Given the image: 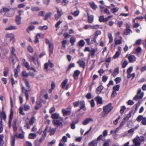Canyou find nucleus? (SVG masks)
<instances>
[{"instance_id": "obj_32", "label": "nucleus", "mask_w": 146, "mask_h": 146, "mask_svg": "<svg viewBox=\"0 0 146 146\" xmlns=\"http://www.w3.org/2000/svg\"><path fill=\"white\" fill-rule=\"evenodd\" d=\"M9 71V69L8 68L5 67V68L3 72V74L4 76H7L8 75Z\"/></svg>"}, {"instance_id": "obj_56", "label": "nucleus", "mask_w": 146, "mask_h": 146, "mask_svg": "<svg viewBox=\"0 0 146 146\" xmlns=\"http://www.w3.org/2000/svg\"><path fill=\"white\" fill-rule=\"evenodd\" d=\"M101 34V32L99 30H98L95 32L94 36L97 37L99 35H100Z\"/></svg>"}, {"instance_id": "obj_37", "label": "nucleus", "mask_w": 146, "mask_h": 146, "mask_svg": "<svg viewBox=\"0 0 146 146\" xmlns=\"http://www.w3.org/2000/svg\"><path fill=\"white\" fill-rule=\"evenodd\" d=\"M76 41V38L74 37H72L70 38V42L72 45H73Z\"/></svg>"}, {"instance_id": "obj_61", "label": "nucleus", "mask_w": 146, "mask_h": 146, "mask_svg": "<svg viewBox=\"0 0 146 146\" xmlns=\"http://www.w3.org/2000/svg\"><path fill=\"white\" fill-rule=\"evenodd\" d=\"M120 87V86L119 85H117L116 86H113V89L114 91L119 90Z\"/></svg>"}, {"instance_id": "obj_29", "label": "nucleus", "mask_w": 146, "mask_h": 146, "mask_svg": "<svg viewBox=\"0 0 146 146\" xmlns=\"http://www.w3.org/2000/svg\"><path fill=\"white\" fill-rule=\"evenodd\" d=\"M17 29V27L16 26L11 25L8 28H7L5 29L6 30H13L16 29Z\"/></svg>"}, {"instance_id": "obj_3", "label": "nucleus", "mask_w": 146, "mask_h": 146, "mask_svg": "<svg viewBox=\"0 0 146 146\" xmlns=\"http://www.w3.org/2000/svg\"><path fill=\"white\" fill-rule=\"evenodd\" d=\"M16 137L18 138L23 139L24 137V134L22 133L17 134H15L14 136H11V146H15V137Z\"/></svg>"}, {"instance_id": "obj_6", "label": "nucleus", "mask_w": 146, "mask_h": 146, "mask_svg": "<svg viewBox=\"0 0 146 146\" xmlns=\"http://www.w3.org/2000/svg\"><path fill=\"white\" fill-rule=\"evenodd\" d=\"M43 37L44 35L42 33H38L35 37V39L34 41V43L35 44L38 43L39 42V38L40 37L43 38Z\"/></svg>"}, {"instance_id": "obj_25", "label": "nucleus", "mask_w": 146, "mask_h": 146, "mask_svg": "<svg viewBox=\"0 0 146 146\" xmlns=\"http://www.w3.org/2000/svg\"><path fill=\"white\" fill-rule=\"evenodd\" d=\"M90 52V53L89 55H91L93 57L94 56L96 52L95 49L94 48H92L91 49Z\"/></svg>"}, {"instance_id": "obj_55", "label": "nucleus", "mask_w": 146, "mask_h": 146, "mask_svg": "<svg viewBox=\"0 0 146 146\" xmlns=\"http://www.w3.org/2000/svg\"><path fill=\"white\" fill-rule=\"evenodd\" d=\"M24 110L25 111H27L30 109V106L27 105L25 104L24 105Z\"/></svg>"}, {"instance_id": "obj_17", "label": "nucleus", "mask_w": 146, "mask_h": 146, "mask_svg": "<svg viewBox=\"0 0 146 146\" xmlns=\"http://www.w3.org/2000/svg\"><path fill=\"white\" fill-rule=\"evenodd\" d=\"M88 15V21L89 23H92L93 22L94 16L93 15Z\"/></svg>"}, {"instance_id": "obj_21", "label": "nucleus", "mask_w": 146, "mask_h": 146, "mask_svg": "<svg viewBox=\"0 0 146 146\" xmlns=\"http://www.w3.org/2000/svg\"><path fill=\"white\" fill-rule=\"evenodd\" d=\"M104 87L102 86H100L96 89V92L98 94H100L101 92L102 91Z\"/></svg>"}, {"instance_id": "obj_14", "label": "nucleus", "mask_w": 146, "mask_h": 146, "mask_svg": "<svg viewBox=\"0 0 146 146\" xmlns=\"http://www.w3.org/2000/svg\"><path fill=\"white\" fill-rule=\"evenodd\" d=\"M80 73V71L79 70H76L74 72L73 77L75 79H77Z\"/></svg>"}, {"instance_id": "obj_54", "label": "nucleus", "mask_w": 146, "mask_h": 146, "mask_svg": "<svg viewBox=\"0 0 146 146\" xmlns=\"http://www.w3.org/2000/svg\"><path fill=\"white\" fill-rule=\"evenodd\" d=\"M126 109V107L124 106H121V109L120 110V113L122 114L124 112Z\"/></svg>"}, {"instance_id": "obj_41", "label": "nucleus", "mask_w": 146, "mask_h": 146, "mask_svg": "<svg viewBox=\"0 0 146 146\" xmlns=\"http://www.w3.org/2000/svg\"><path fill=\"white\" fill-rule=\"evenodd\" d=\"M56 128H52L49 131L50 135H54L56 132Z\"/></svg>"}, {"instance_id": "obj_34", "label": "nucleus", "mask_w": 146, "mask_h": 146, "mask_svg": "<svg viewBox=\"0 0 146 146\" xmlns=\"http://www.w3.org/2000/svg\"><path fill=\"white\" fill-rule=\"evenodd\" d=\"M68 80L67 79H66L64 80L61 84L62 86V88H64L65 86L66 85V84L67 83Z\"/></svg>"}, {"instance_id": "obj_30", "label": "nucleus", "mask_w": 146, "mask_h": 146, "mask_svg": "<svg viewBox=\"0 0 146 146\" xmlns=\"http://www.w3.org/2000/svg\"><path fill=\"white\" fill-rule=\"evenodd\" d=\"M31 89H29V90H27L24 91V92H23L25 94L26 99L27 100H28L29 99V96L28 94V92H30Z\"/></svg>"}, {"instance_id": "obj_1", "label": "nucleus", "mask_w": 146, "mask_h": 146, "mask_svg": "<svg viewBox=\"0 0 146 146\" xmlns=\"http://www.w3.org/2000/svg\"><path fill=\"white\" fill-rule=\"evenodd\" d=\"M103 108V111L104 114H102V116L104 117L105 116V115H107L111 111L113 107L112 106L111 104L110 103L107 106H104Z\"/></svg>"}, {"instance_id": "obj_12", "label": "nucleus", "mask_w": 146, "mask_h": 146, "mask_svg": "<svg viewBox=\"0 0 146 146\" xmlns=\"http://www.w3.org/2000/svg\"><path fill=\"white\" fill-rule=\"evenodd\" d=\"M130 27L127 24H126V29L124 32V34L126 35H127L129 34L131 32V31L129 29Z\"/></svg>"}, {"instance_id": "obj_51", "label": "nucleus", "mask_w": 146, "mask_h": 146, "mask_svg": "<svg viewBox=\"0 0 146 146\" xmlns=\"http://www.w3.org/2000/svg\"><path fill=\"white\" fill-rule=\"evenodd\" d=\"M144 117H143L142 115H139L137 118V120L138 121L140 122L141 121H142Z\"/></svg>"}, {"instance_id": "obj_45", "label": "nucleus", "mask_w": 146, "mask_h": 146, "mask_svg": "<svg viewBox=\"0 0 146 146\" xmlns=\"http://www.w3.org/2000/svg\"><path fill=\"white\" fill-rule=\"evenodd\" d=\"M89 27L90 28L92 29H98L99 27V25H90Z\"/></svg>"}, {"instance_id": "obj_20", "label": "nucleus", "mask_w": 146, "mask_h": 146, "mask_svg": "<svg viewBox=\"0 0 146 146\" xmlns=\"http://www.w3.org/2000/svg\"><path fill=\"white\" fill-rule=\"evenodd\" d=\"M23 62L24 66L28 69H29L30 65L28 62L25 59H24L23 60Z\"/></svg>"}, {"instance_id": "obj_58", "label": "nucleus", "mask_w": 146, "mask_h": 146, "mask_svg": "<svg viewBox=\"0 0 146 146\" xmlns=\"http://www.w3.org/2000/svg\"><path fill=\"white\" fill-rule=\"evenodd\" d=\"M22 75L23 77L26 78L27 77L29 76V74L28 73L25 71H24L22 72Z\"/></svg>"}, {"instance_id": "obj_47", "label": "nucleus", "mask_w": 146, "mask_h": 146, "mask_svg": "<svg viewBox=\"0 0 146 146\" xmlns=\"http://www.w3.org/2000/svg\"><path fill=\"white\" fill-rule=\"evenodd\" d=\"M67 40H64L61 42L62 45L64 48H66V44L67 43Z\"/></svg>"}, {"instance_id": "obj_35", "label": "nucleus", "mask_w": 146, "mask_h": 146, "mask_svg": "<svg viewBox=\"0 0 146 146\" xmlns=\"http://www.w3.org/2000/svg\"><path fill=\"white\" fill-rule=\"evenodd\" d=\"M60 116L59 114L56 113L52 114L51 116L52 118L58 119L59 118Z\"/></svg>"}, {"instance_id": "obj_2", "label": "nucleus", "mask_w": 146, "mask_h": 146, "mask_svg": "<svg viewBox=\"0 0 146 146\" xmlns=\"http://www.w3.org/2000/svg\"><path fill=\"white\" fill-rule=\"evenodd\" d=\"M2 12H4L7 14L8 16L12 17L14 15L15 13V11L14 9L11 8L9 9L7 8L4 7L2 9Z\"/></svg>"}, {"instance_id": "obj_11", "label": "nucleus", "mask_w": 146, "mask_h": 146, "mask_svg": "<svg viewBox=\"0 0 146 146\" xmlns=\"http://www.w3.org/2000/svg\"><path fill=\"white\" fill-rule=\"evenodd\" d=\"M133 142L135 146H139L141 145L140 142L136 137L133 139Z\"/></svg>"}, {"instance_id": "obj_50", "label": "nucleus", "mask_w": 146, "mask_h": 146, "mask_svg": "<svg viewBox=\"0 0 146 146\" xmlns=\"http://www.w3.org/2000/svg\"><path fill=\"white\" fill-rule=\"evenodd\" d=\"M31 9L32 11H37L40 10V9L38 7H32Z\"/></svg>"}, {"instance_id": "obj_59", "label": "nucleus", "mask_w": 146, "mask_h": 146, "mask_svg": "<svg viewBox=\"0 0 146 146\" xmlns=\"http://www.w3.org/2000/svg\"><path fill=\"white\" fill-rule=\"evenodd\" d=\"M75 16H78L79 13V11L78 10H77L75 11L74 12L71 13Z\"/></svg>"}, {"instance_id": "obj_28", "label": "nucleus", "mask_w": 146, "mask_h": 146, "mask_svg": "<svg viewBox=\"0 0 146 146\" xmlns=\"http://www.w3.org/2000/svg\"><path fill=\"white\" fill-rule=\"evenodd\" d=\"M35 29V26L31 25L29 26L26 29V31L28 33H29L30 31L33 30Z\"/></svg>"}, {"instance_id": "obj_31", "label": "nucleus", "mask_w": 146, "mask_h": 146, "mask_svg": "<svg viewBox=\"0 0 146 146\" xmlns=\"http://www.w3.org/2000/svg\"><path fill=\"white\" fill-rule=\"evenodd\" d=\"M36 136V134L33 133H31L29 135V139H35Z\"/></svg>"}, {"instance_id": "obj_36", "label": "nucleus", "mask_w": 146, "mask_h": 146, "mask_svg": "<svg viewBox=\"0 0 146 146\" xmlns=\"http://www.w3.org/2000/svg\"><path fill=\"white\" fill-rule=\"evenodd\" d=\"M1 119L3 120H5L6 118V115L5 112L2 111V112L1 114Z\"/></svg>"}, {"instance_id": "obj_8", "label": "nucleus", "mask_w": 146, "mask_h": 146, "mask_svg": "<svg viewBox=\"0 0 146 146\" xmlns=\"http://www.w3.org/2000/svg\"><path fill=\"white\" fill-rule=\"evenodd\" d=\"M7 37L10 38V41L13 42H14L15 41V35L13 33L7 34L6 35Z\"/></svg>"}, {"instance_id": "obj_26", "label": "nucleus", "mask_w": 146, "mask_h": 146, "mask_svg": "<svg viewBox=\"0 0 146 146\" xmlns=\"http://www.w3.org/2000/svg\"><path fill=\"white\" fill-rule=\"evenodd\" d=\"M62 112L64 116L69 115L70 113V111L68 110H66L64 109H63L62 110Z\"/></svg>"}, {"instance_id": "obj_48", "label": "nucleus", "mask_w": 146, "mask_h": 146, "mask_svg": "<svg viewBox=\"0 0 146 146\" xmlns=\"http://www.w3.org/2000/svg\"><path fill=\"white\" fill-rule=\"evenodd\" d=\"M136 137L141 142L144 141L145 139L144 137L143 136H137Z\"/></svg>"}, {"instance_id": "obj_63", "label": "nucleus", "mask_w": 146, "mask_h": 146, "mask_svg": "<svg viewBox=\"0 0 146 146\" xmlns=\"http://www.w3.org/2000/svg\"><path fill=\"white\" fill-rule=\"evenodd\" d=\"M25 84L26 86L28 88H29L30 87V86L29 84V83L27 80H25Z\"/></svg>"}, {"instance_id": "obj_4", "label": "nucleus", "mask_w": 146, "mask_h": 146, "mask_svg": "<svg viewBox=\"0 0 146 146\" xmlns=\"http://www.w3.org/2000/svg\"><path fill=\"white\" fill-rule=\"evenodd\" d=\"M144 94V92H141V90L139 88L137 90V94L134 97L133 99L135 101H137L138 98L140 100L143 98Z\"/></svg>"}, {"instance_id": "obj_52", "label": "nucleus", "mask_w": 146, "mask_h": 146, "mask_svg": "<svg viewBox=\"0 0 146 146\" xmlns=\"http://www.w3.org/2000/svg\"><path fill=\"white\" fill-rule=\"evenodd\" d=\"M119 10V8L118 7H115L112 8L111 9V11L113 13H115L118 11Z\"/></svg>"}, {"instance_id": "obj_9", "label": "nucleus", "mask_w": 146, "mask_h": 146, "mask_svg": "<svg viewBox=\"0 0 146 146\" xmlns=\"http://www.w3.org/2000/svg\"><path fill=\"white\" fill-rule=\"evenodd\" d=\"M93 119L91 118H87L84 120L82 123V124L84 125H86L88 124L90 121H92Z\"/></svg>"}, {"instance_id": "obj_64", "label": "nucleus", "mask_w": 146, "mask_h": 146, "mask_svg": "<svg viewBox=\"0 0 146 146\" xmlns=\"http://www.w3.org/2000/svg\"><path fill=\"white\" fill-rule=\"evenodd\" d=\"M141 123L143 125H146V117H144L142 119Z\"/></svg>"}, {"instance_id": "obj_15", "label": "nucleus", "mask_w": 146, "mask_h": 146, "mask_svg": "<svg viewBox=\"0 0 146 146\" xmlns=\"http://www.w3.org/2000/svg\"><path fill=\"white\" fill-rule=\"evenodd\" d=\"M131 111H130L129 113L125 115V117L124 118L123 120L125 121H127L131 117Z\"/></svg>"}, {"instance_id": "obj_10", "label": "nucleus", "mask_w": 146, "mask_h": 146, "mask_svg": "<svg viewBox=\"0 0 146 146\" xmlns=\"http://www.w3.org/2000/svg\"><path fill=\"white\" fill-rule=\"evenodd\" d=\"M13 111H11L10 115L9 116V128H10L11 127L12 120L13 118Z\"/></svg>"}, {"instance_id": "obj_62", "label": "nucleus", "mask_w": 146, "mask_h": 146, "mask_svg": "<svg viewBox=\"0 0 146 146\" xmlns=\"http://www.w3.org/2000/svg\"><path fill=\"white\" fill-rule=\"evenodd\" d=\"M30 125L29 123H27L24 126V128L26 129H29L30 128Z\"/></svg>"}, {"instance_id": "obj_16", "label": "nucleus", "mask_w": 146, "mask_h": 146, "mask_svg": "<svg viewBox=\"0 0 146 146\" xmlns=\"http://www.w3.org/2000/svg\"><path fill=\"white\" fill-rule=\"evenodd\" d=\"M12 50H11V56L13 57L17 58V56L16 54L15 53V52L16 51V50L15 48V47L13 46L11 48Z\"/></svg>"}, {"instance_id": "obj_57", "label": "nucleus", "mask_w": 146, "mask_h": 146, "mask_svg": "<svg viewBox=\"0 0 146 146\" xmlns=\"http://www.w3.org/2000/svg\"><path fill=\"white\" fill-rule=\"evenodd\" d=\"M99 21L100 22H105V18L103 16H102L99 17Z\"/></svg>"}, {"instance_id": "obj_38", "label": "nucleus", "mask_w": 146, "mask_h": 146, "mask_svg": "<svg viewBox=\"0 0 146 146\" xmlns=\"http://www.w3.org/2000/svg\"><path fill=\"white\" fill-rule=\"evenodd\" d=\"M35 121V119L34 117H32L31 119L29 122V123L30 125H31L33 124Z\"/></svg>"}, {"instance_id": "obj_33", "label": "nucleus", "mask_w": 146, "mask_h": 146, "mask_svg": "<svg viewBox=\"0 0 146 146\" xmlns=\"http://www.w3.org/2000/svg\"><path fill=\"white\" fill-rule=\"evenodd\" d=\"M85 44V42L83 40H80L78 43V45L81 47L83 46Z\"/></svg>"}, {"instance_id": "obj_7", "label": "nucleus", "mask_w": 146, "mask_h": 146, "mask_svg": "<svg viewBox=\"0 0 146 146\" xmlns=\"http://www.w3.org/2000/svg\"><path fill=\"white\" fill-rule=\"evenodd\" d=\"M53 123L57 127H59L60 128L62 127V123L60 121L57 119H54L53 121Z\"/></svg>"}, {"instance_id": "obj_42", "label": "nucleus", "mask_w": 146, "mask_h": 146, "mask_svg": "<svg viewBox=\"0 0 146 146\" xmlns=\"http://www.w3.org/2000/svg\"><path fill=\"white\" fill-rule=\"evenodd\" d=\"M135 58V57L133 55H130L128 57L129 62H133V60Z\"/></svg>"}, {"instance_id": "obj_23", "label": "nucleus", "mask_w": 146, "mask_h": 146, "mask_svg": "<svg viewBox=\"0 0 146 146\" xmlns=\"http://www.w3.org/2000/svg\"><path fill=\"white\" fill-rule=\"evenodd\" d=\"M4 135L3 134L0 135V146H2L3 145L4 141L3 140Z\"/></svg>"}, {"instance_id": "obj_5", "label": "nucleus", "mask_w": 146, "mask_h": 146, "mask_svg": "<svg viewBox=\"0 0 146 146\" xmlns=\"http://www.w3.org/2000/svg\"><path fill=\"white\" fill-rule=\"evenodd\" d=\"M56 9H57V13L55 14L54 17L55 19L57 20L60 18L61 15L63 14V13L62 10H59L58 7H56Z\"/></svg>"}, {"instance_id": "obj_60", "label": "nucleus", "mask_w": 146, "mask_h": 146, "mask_svg": "<svg viewBox=\"0 0 146 146\" xmlns=\"http://www.w3.org/2000/svg\"><path fill=\"white\" fill-rule=\"evenodd\" d=\"M115 43L116 45H118L121 44V41L120 40H115Z\"/></svg>"}, {"instance_id": "obj_44", "label": "nucleus", "mask_w": 146, "mask_h": 146, "mask_svg": "<svg viewBox=\"0 0 146 146\" xmlns=\"http://www.w3.org/2000/svg\"><path fill=\"white\" fill-rule=\"evenodd\" d=\"M93 145V146H96L97 143L95 140L89 143V145Z\"/></svg>"}, {"instance_id": "obj_39", "label": "nucleus", "mask_w": 146, "mask_h": 146, "mask_svg": "<svg viewBox=\"0 0 146 146\" xmlns=\"http://www.w3.org/2000/svg\"><path fill=\"white\" fill-rule=\"evenodd\" d=\"M48 29V27L46 25H44L43 26H40L39 27V29L41 31L46 30Z\"/></svg>"}, {"instance_id": "obj_27", "label": "nucleus", "mask_w": 146, "mask_h": 146, "mask_svg": "<svg viewBox=\"0 0 146 146\" xmlns=\"http://www.w3.org/2000/svg\"><path fill=\"white\" fill-rule=\"evenodd\" d=\"M83 109L84 111L86 110V108H85V102L84 101L81 102L80 103V109Z\"/></svg>"}, {"instance_id": "obj_19", "label": "nucleus", "mask_w": 146, "mask_h": 146, "mask_svg": "<svg viewBox=\"0 0 146 146\" xmlns=\"http://www.w3.org/2000/svg\"><path fill=\"white\" fill-rule=\"evenodd\" d=\"M78 63L80 67H82L83 68H85V64L84 62L81 60H79L78 61Z\"/></svg>"}, {"instance_id": "obj_53", "label": "nucleus", "mask_w": 146, "mask_h": 146, "mask_svg": "<svg viewBox=\"0 0 146 146\" xmlns=\"http://www.w3.org/2000/svg\"><path fill=\"white\" fill-rule=\"evenodd\" d=\"M62 1L61 2L62 5L64 6L67 5L68 2V1L67 0H62Z\"/></svg>"}, {"instance_id": "obj_46", "label": "nucleus", "mask_w": 146, "mask_h": 146, "mask_svg": "<svg viewBox=\"0 0 146 146\" xmlns=\"http://www.w3.org/2000/svg\"><path fill=\"white\" fill-rule=\"evenodd\" d=\"M75 66V65L74 63H72L70 64L67 69V71L69 70L71 68L74 67Z\"/></svg>"}, {"instance_id": "obj_24", "label": "nucleus", "mask_w": 146, "mask_h": 146, "mask_svg": "<svg viewBox=\"0 0 146 146\" xmlns=\"http://www.w3.org/2000/svg\"><path fill=\"white\" fill-rule=\"evenodd\" d=\"M119 68L118 67L116 68L114 70L112 74V75L115 77L119 73Z\"/></svg>"}, {"instance_id": "obj_13", "label": "nucleus", "mask_w": 146, "mask_h": 146, "mask_svg": "<svg viewBox=\"0 0 146 146\" xmlns=\"http://www.w3.org/2000/svg\"><path fill=\"white\" fill-rule=\"evenodd\" d=\"M21 17L16 16L15 19V22L17 25H20L21 24Z\"/></svg>"}, {"instance_id": "obj_22", "label": "nucleus", "mask_w": 146, "mask_h": 146, "mask_svg": "<svg viewBox=\"0 0 146 146\" xmlns=\"http://www.w3.org/2000/svg\"><path fill=\"white\" fill-rule=\"evenodd\" d=\"M96 100L97 101V102L100 104L102 103V98L99 96H97L95 98Z\"/></svg>"}, {"instance_id": "obj_18", "label": "nucleus", "mask_w": 146, "mask_h": 146, "mask_svg": "<svg viewBox=\"0 0 146 146\" xmlns=\"http://www.w3.org/2000/svg\"><path fill=\"white\" fill-rule=\"evenodd\" d=\"M89 4L92 9L94 10H95L97 8V6L93 1L89 3Z\"/></svg>"}, {"instance_id": "obj_43", "label": "nucleus", "mask_w": 146, "mask_h": 146, "mask_svg": "<svg viewBox=\"0 0 146 146\" xmlns=\"http://www.w3.org/2000/svg\"><path fill=\"white\" fill-rule=\"evenodd\" d=\"M110 139H108L106 141H105L103 144V146H109V142L110 141Z\"/></svg>"}, {"instance_id": "obj_40", "label": "nucleus", "mask_w": 146, "mask_h": 146, "mask_svg": "<svg viewBox=\"0 0 146 146\" xmlns=\"http://www.w3.org/2000/svg\"><path fill=\"white\" fill-rule=\"evenodd\" d=\"M48 129V126H46V127L45 128V129H44L43 131V134L42 135V136H44V137H45L46 135V132Z\"/></svg>"}, {"instance_id": "obj_49", "label": "nucleus", "mask_w": 146, "mask_h": 146, "mask_svg": "<svg viewBox=\"0 0 146 146\" xmlns=\"http://www.w3.org/2000/svg\"><path fill=\"white\" fill-rule=\"evenodd\" d=\"M51 12H49L46 14V15L45 16L44 18V20H47L48 18L50 17L51 15Z\"/></svg>"}]
</instances>
